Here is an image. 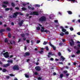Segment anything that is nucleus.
I'll return each mask as SVG.
<instances>
[{
	"label": "nucleus",
	"mask_w": 80,
	"mask_h": 80,
	"mask_svg": "<svg viewBox=\"0 0 80 80\" xmlns=\"http://www.w3.org/2000/svg\"><path fill=\"white\" fill-rule=\"evenodd\" d=\"M12 57H13V55H11L10 57V58H12Z\"/></svg>",
	"instance_id": "obj_62"
},
{
	"label": "nucleus",
	"mask_w": 80,
	"mask_h": 80,
	"mask_svg": "<svg viewBox=\"0 0 80 80\" xmlns=\"http://www.w3.org/2000/svg\"><path fill=\"white\" fill-rule=\"evenodd\" d=\"M69 42L71 46H73V45H74V42H73V39H71L69 41Z\"/></svg>",
	"instance_id": "obj_7"
},
{
	"label": "nucleus",
	"mask_w": 80,
	"mask_h": 80,
	"mask_svg": "<svg viewBox=\"0 0 80 80\" xmlns=\"http://www.w3.org/2000/svg\"><path fill=\"white\" fill-rule=\"evenodd\" d=\"M28 8L29 9H31V7H30V6H28Z\"/></svg>",
	"instance_id": "obj_54"
},
{
	"label": "nucleus",
	"mask_w": 80,
	"mask_h": 80,
	"mask_svg": "<svg viewBox=\"0 0 80 80\" xmlns=\"http://www.w3.org/2000/svg\"><path fill=\"white\" fill-rule=\"evenodd\" d=\"M26 42L28 43H30V41L28 40H26Z\"/></svg>",
	"instance_id": "obj_41"
},
{
	"label": "nucleus",
	"mask_w": 80,
	"mask_h": 80,
	"mask_svg": "<svg viewBox=\"0 0 80 80\" xmlns=\"http://www.w3.org/2000/svg\"><path fill=\"white\" fill-rule=\"evenodd\" d=\"M13 69L14 70H19L18 66V65H15L13 67Z\"/></svg>",
	"instance_id": "obj_4"
},
{
	"label": "nucleus",
	"mask_w": 80,
	"mask_h": 80,
	"mask_svg": "<svg viewBox=\"0 0 80 80\" xmlns=\"http://www.w3.org/2000/svg\"><path fill=\"white\" fill-rule=\"evenodd\" d=\"M30 55V53L28 52H27L25 53V55L26 56H28Z\"/></svg>",
	"instance_id": "obj_19"
},
{
	"label": "nucleus",
	"mask_w": 80,
	"mask_h": 80,
	"mask_svg": "<svg viewBox=\"0 0 80 80\" xmlns=\"http://www.w3.org/2000/svg\"><path fill=\"white\" fill-rule=\"evenodd\" d=\"M3 55H4V57L5 58H8L9 57V55H8V52H6L5 53H3Z\"/></svg>",
	"instance_id": "obj_5"
},
{
	"label": "nucleus",
	"mask_w": 80,
	"mask_h": 80,
	"mask_svg": "<svg viewBox=\"0 0 80 80\" xmlns=\"http://www.w3.org/2000/svg\"><path fill=\"white\" fill-rule=\"evenodd\" d=\"M34 75H37V74H38V73H37V72H35L34 73Z\"/></svg>",
	"instance_id": "obj_47"
},
{
	"label": "nucleus",
	"mask_w": 80,
	"mask_h": 80,
	"mask_svg": "<svg viewBox=\"0 0 80 80\" xmlns=\"http://www.w3.org/2000/svg\"><path fill=\"white\" fill-rule=\"evenodd\" d=\"M12 25H14V23L13 22H12L11 23Z\"/></svg>",
	"instance_id": "obj_59"
},
{
	"label": "nucleus",
	"mask_w": 80,
	"mask_h": 80,
	"mask_svg": "<svg viewBox=\"0 0 80 80\" xmlns=\"http://www.w3.org/2000/svg\"><path fill=\"white\" fill-rule=\"evenodd\" d=\"M62 45V43L61 42L59 43V45Z\"/></svg>",
	"instance_id": "obj_61"
},
{
	"label": "nucleus",
	"mask_w": 80,
	"mask_h": 80,
	"mask_svg": "<svg viewBox=\"0 0 80 80\" xmlns=\"http://www.w3.org/2000/svg\"><path fill=\"white\" fill-rule=\"evenodd\" d=\"M56 73H55V72H54L53 73V75H56Z\"/></svg>",
	"instance_id": "obj_58"
},
{
	"label": "nucleus",
	"mask_w": 80,
	"mask_h": 80,
	"mask_svg": "<svg viewBox=\"0 0 80 80\" xmlns=\"http://www.w3.org/2000/svg\"><path fill=\"white\" fill-rule=\"evenodd\" d=\"M30 10H34V8H31L30 9Z\"/></svg>",
	"instance_id": "obj_48"
},
{
	"label": "nucleus",
	"mask_w": 80,
	"mask_h": 80,
	"mask_svg": "<svg viewBox=\"0 0 80 80\" xmlns=\"http://www.w3.org/2000/svg\"><path fill=\"white\" fill-rule=\"evenodd\" d=\"M15 9H16L17 10H18L19 9V8H18V7H16Z\"/></svg>",
	"instance_id": "obj_51"
},
{
	"label": "nucleus",
	"mask_w": 80,
	"mask_h": 80,
	"mask_svg": "<svg viewBox=\"0 0 80 80\" xmlns=\"http://www.w3.org/2000/svg\"><path fill=\"white\" fill-rule=\"evenodd\" d=\"M78 47H80V44H78Z\"/></svg>",
	"instance_id": "obj_63"
},
{
	"label": "nucleus",
	"mask_w": 80,
	"mask_h": 80,
	"mask_svg": "<svg viewBox=\"0 0 80 80\" xmlns=\"http://www.w3.org/2000/svg\"><path fill=\"white\" fill-rule=\"evenodd\" d=\"M44 29L45 28H44V27H41V31L42 32H46L47 33H48V34H49V33H50V32L49 31L47 30H44Z\"/></svg>",
	"instance_id": "obj_1"
},
{
	"label": "nucleus",
	"mask_w": 80,
	"mask_h": 80,
	"mask_svg": "<svg viewBox=\"0 0 80 80\" xmlns=\"http://www.w3.org/2000/svg\"><path fill=\"white\" fill-rule=\"evenodd\" d=\"M7 62L8 63H13V60H8Z\"/></svg>",
	"instance_id": "obj_16"
},
{
	"label": "nucleus",
	"mask_w": 80,
	"mask_h": 80,
	"mask_svg": "<svg viewBox=\"0 0 80 80\" xmlns=\"http://www.w3.org/2000/svg\"><path fill=\"white\" fill-rule=\"evenodd\" d=\"M12 7H15V5L14 3H12Z\"/></svg>",
	"instance_id": "obj_33"
},
{
	"label": "nucleus",
	"mask_w": 80,
	"mask_h": 80,
	"mask_svg": "<svg viewBox=\"0 0 80 80\" xmlns=\"http://www.w3.org/2000/svg\"><path fill=\"white\" fill-rule=\"evenodd\" d=\"M63 74H61L60 75V78H62L63 77Z\"/></svg>",
	"instance_id": "obj_29"
},
{
	"label": "nucleus",
	"mask_w": 80,
	"mask_h": 80,
	"mask_svg": "<svg viewBox=\"0 0 80 80\" xmlns=\"http://www.w3.org/2000/svg\"><path fill=\"white\" fill-rule=\"evenodd\" d=\"M62 42H65V39H62Z\"/></svg>",
	"instance_id": "obj_56"
},
{
	"label": "nucleus",
	"mask_w": 80,
	"mask_h": 80,
	"mask_svg": "<svg viewBox=\"0 0 80 80\" xmlns=\"http://www.w3.org/2000/svg\"><path fill=\"white\" fill-rule=\"evenodd\" d=\"M65 35H68V32H66L65 33Z\"/></svg>",
	"instance_id": "obj_36"
},
{
	"label": "nucleus",
	"mask_w": 80,
	"mask_h": 80,
	"mask_svg": "<svg viewBox=\"0 0 80 80\" xmlns=\"http://www.w3.org/2000/svg\"><path fill=\"white\" fill-rule=\"evenodd\" d=\"M48 54L49 55H52V56L53 55H55V54H53V53H52V52H49Z\"/></svg>",
	"instance_id": "obj_17"
},
{
	"label": "nucleus",
	"mask_w": 80,
	"mask_h": 80,
	"mask_svg": "<svg viewBox=\"0 0 80 80\" xmlns=\"http://www.w3.org/2000/svg\"><path fill=\"white\" fill-rule=\"evenodd\" d=\"M61 59L62 61H64V60H65V58H64L63 56H62L61 57Z\"/></svg>",
	"instance_id": "obj_14"
},
{
	"label": "nucleus",
	"mask_w": 80,
	"mask_h": 80,
	"mask_svg": "<svg viewBox=\"0 0 80 80\" xmlns=\"http://www.w3.org/2000/svg\"><path fill=\"white\" fill-rule=\"evenodd\" d=\"M46 49L47 50H49V49L48 48V47L47 46L46 47Z\"/></svg>",
	"instance_id": "obj_43"
},
{
	"label": "nucleus",
	"mask_w": 80,
	"mask_h": 80,
	"mask_svg": "<svg viewBox=\"0 0 80 80\" xmlns=\"http://www.w3.org/2000/svg\"><path fill=\"white\" fill-rule=\"evenodd\" d=\"M47 43V42H44L43 43V45H46Z\"/></svg>",
	"instance_id": "obj_32"
},
{
	"label": "nucleus",
	"mask_w": 80,
	"mask_h": 80,
	"mask_svg": "<svg viewBox=\"0 0 80 80\" xmlns=\"http://www.w3.org/2000/svg\"><path fill=\"white\" fill-rule=\"evenodd\" d=\"M69 1H72V2H74L75 1V0H69Z\"/></svg>",
	"instance_id": "obj_44"
},
{
	"label": "nucleus",
	"mask_w": 80,
	"mask_h": 80,
	"mask_svg": "<svg viewBox=\"0 0 80 80\" xmlns=\"http://www.w3.org/2000/svg\"><path fill=\"white\" fill-rule=\"evenodd\" d=\"M50 60L52 61H53V59L52 58H51Z\"/></svg>",
	"instance_id": "obj_53"
},
{
	"label": "nucleus",
	"mask_w": 80,
	"mask_h": 80,
	"mask_svg": "<svg viewBox=\"0 0 80 80\" xmlns=\"http://www.w3.org/2000/svg\"><path fill=\"white\" fill-rule=\"evenodd\" d=\"M70 29L71 31H73V28H70Z\"/></svg>",
	"instance_id": "obj_28"
},
{
	"label": "nucleus",
	"mask_w": 80,
	"mask_h": 80,
	"mask_svg": "<svg viewBox=\"0 0 80 80\" xmlns=\"http://www.w3.org/2000/svg\"><path fill=\"white\" fill-rule=\"evenodd\" d=\"M2 7H4V8H6V7H7V6L3 5H2Z\"/></svg>",
	"instance_id": "obj_40"
},
{
	"label": "nucleus",
	"mask_w": 80,
	"mask_h": 80,
	"mask_svg": "<svg viewBox=\"0 0 80 80\" xmlns=\"http://www.w3.org/2000/svg\"><path fill=\"white\" fill-rule=\"evenodd\" d=\"M46 20V18L45 17H42L39 19V22H43V21H45Z\"/></svg>",
	"instance_id": "obj_3"
},
{
	"label": "nucleus",
	"mask_w": 80,
	"mask_h": 80,
	"mask_svg": "<svg viewBox=\"0 0 80 80\" xmlns=\"http://www.w3.org/2000/svg\"><path fill=\"white\" fill-rule=\"evenodd\" d=\"M8 37L9 38H11V34L10 33H8Z\"/></svg>",
	"instance_id": "obj_23"
},
{
	"label": "nucleus",
	"mask_w": 80,
	"mask_h": 80,
	"mask_svg": "<svg viewBox=\"0 0 80 80\" xmlns=\"http://www.w3.org/2000/svg\"><path fill=\"white\" fill-rule=\"evenodd\" d=\"M10 76H11V77H14L15 76V75L12 74H10Z\"/></svg>",
	"instance_id": "obj_27"
},
{
	"label": "nucleus",
	"mask_w": 80,
	"mask_h": 80,
	"mask_svg": "<svg viewBox=\"0 0 80 80\" xmlns=\"http://www.w3.org/2000/svg\"><path fill=\"white\" fill-rule=\"evenodd\" d=\"M3 3H4V4H8V2L6 1V2H3Z\"/></svg>",
	"instance_id": "obj_25"
},
{
	"label": "nucleus",
	"mask_w": 80,
	"mask_h": 80,
	"mask_svg": "<svg viewBox=\"0 0 80 80\" xmlns=\"http://www.w3.org/2000/svg\"><path fill=\"white\" fill-rule=\"evenodd\" d=\"M5 42H8V44H12V41H9L8 42V40L7 38L5 39Z\"/></svg>",
	"instance_id": "obj_8"
},
{
	"label": "nucleus",
	"mask_w": 80,
	"mask_h": 80,
	"mask_svg": "<svg viewBox=\"0 0 80 80\" xmlns=\"http://www.w3.org/2000/svg\"><path fill=\"white\" fill-rule=\"evenodd\" d=\"M63 72L64 73H67V71H64Z\"/></svg>",
	"instance_id": "obj_42"
},
{
	"label": "nucleus",
	"mask_w": 80,
	"mask_h": 80,
	"mask_svg": "<svg viewBox=\"0 0 80 80\" xmlns=\"http://www.w3.org/2000/svg\"><path fill=\"white\" fill-rule=\"evenodd\" d=\"M77 43H80V42L79 41H78L77 42Z\"/></svg>",
	"instance_id": "obj_60"
},
{
	"label": "nucleus",
	"mask_w": 80,
	"mask_h": 80,
	"mask_svg": "<svg viewBox=\"0 0 80 80\" xmlns=\"http://www.w3.org/2000/svg\"><path fill=\"white\" fill-rule=\"evenodd\" d=\"M49 45H50V46H51V47H52L53 50H55L56 48H55V47H54V46H53V45L52 43H51V42H50L49 43Z\"/></svg>",
	"instance_id": "obj_11"
},
{
	"label": "nucleus",
	"mask_w": 80,
	"mask_h": 80,
	"mask_svg": "<svg viewBox=\"0 0 80 80\" xmlns=\"http://www.w3.org/2000/svg\"><path fill=\"white\" fill-rule=\"evenodd\" d=\"M40 50L41 51H39V52L40 53V54H42V53H43V50H44V48H41Z\"/></svg>",
	"instance_id": "obj_10"
},
{
	"label": "nucleus",
	"mask_w": 80,
	"mask_h": 80,
	"mask_svg": "<svg viewBox=\"0 0 80 80\" xmlns=\"http://www.w3.org/2000/svg\"><path fill=\"white\" fill-rule=\"evenodd\" d=\"M75 55H73L72 56V57H75Z\"/></svg>",
	"instance_id": "obj_64"
},
{
	"label": "nucleus",
	"mask_w": 80,
	"mask_h": 80,
	"mask_svg": "<svg viewBox=\"0 0 80 80\" xmlns=\"http://www.w3.org/2000/svg\"><path fill=\"white\" fill-rule=\"evenodd\" d=\"M77 34L78 35H80V32H78L77 33Z\"/></svg>",
	"instance_id": "obj_52"
},
{
	"label": "nucleus",
	"mask_w": 80,
	"mask_h": 80,
	"mask_svg": "<svg viewBox=\"0 0 80 80\" xmlns=\"http://www.w3.org/2000/svg\"><path fill=\"white\" fill-rule=\"evenodd\" d=\"M54 22H55V23H58V20H55L54 21Z\"/></svg>",
	"instance_id": "obj_45"
},
{
	"label": "nucleus",
	"mask_w": 80,
	"mask_h": 80,
	"mask_svg": "<svg viewBox=\"0 0 80 80\" xmlns=\"http://www.w3.org/2000/svg\"><path fill=\"white\" fill-rule=\"evenodd\" d=\"M60 27H61V28H62V31L63 32H66V31H67V30L66 29L63 28V27L61 26Z\"/></svg>",
	"instance_id": "obj_12"
},
{
	"label": "nucleus",
	"mask_w": 80,
	"mask_h": 80,
	"mask_svg": "<svg viewBox=\"0 0 80 80\" xmlns=\"http://www.w3.org/2000/svg\"><path fill=\"white\" fill-rule=\"evenodd\" d=\"M37 29L38 30H39L40 29V27H38L37 28Z\"/></svg>",
	"instance_id": "obj_30"
},
{
	"label": "nucleus",
	"mask_w": 80,
	"mask_h": 80,
	"mask_svg": "<svg viewBox=\"0 0 80 80\" xmlns=\"http://www.w3.org/2000/svg\"><path fill=\"white\" fill-rule=\"evenodd\" d=\"M40 41H37V43H40Z\"/></svg>",
	"instance_id": "obj_46"
},
{
	"label": "nucleus",
	"mask_w": 80,
	"mask_h": 80,
	"mask_svg": "<svg viewBox=\"0 0 80 80\" xmlns=\"http://www.w3.org/2000/svg\"><path fill=\"white\" fill-rule=\"evenodd\" d=\"M58 54L59 56H61V53H60V52H58Z\"/></svg>",
	"instance_id": "obj_50"
},
{
	"label": "nucleus",
	"mask_w": 80,
	"mask_h": 80,
	"mask_svg": "<svg viewBox=\"0 0 80 80\" xmlns=\"http://www.w3.org/2000/svg\"><path fill=\"white\" fill-rule=\"evenodd\" d=\"M36 7H40V5L38 4H36Z\"/></svg>",
	"instance_id": "obj_35"
},
{
	"label": "nucleus",
	"mask_w": 80,
	"mask_h": 80,
	"mask_svg": "<svg viewBox=\"0 0 80 80\" xmlns=\"http://www.w3.org/2000/svg\"><path fill=\"white\" fill-rule=\"evenodd\" d=\"M67 12H68V14H72V12L70 11H67Z\"/></svg>",
	"instance_id": "obj_21"
},
{
	"label": "nucleus",
	"mask_w": 80,
	"mask_h": 80,
	"mask_svg": "<svg viewBox=\"0 0 80 80\" xmlns=\"http://www.w3.org/2000/svg\"><path fill=\"white\" fill-rule=\"evenodd\" d=\"M76 64H77V63H76V62H74L73 63V64L74 65H76Z\"/></svg>",
	"instance_id": "obj_55"
},
{
	"label": "nucleus",
	"mask_w": 80,
	"mask_h": 80,
	"mask_svg": "<svg viewBox=\"0 0 80 80\" xmlns=\"http://www.w3.org/2000/svg\"><path fill=\"white\" fill-rule=\"evenodd\" d=\"M54 17V15L53 14L51 15L49 17V18L50 19H51V18L52 17Z\"/></svg>",
	"instance_id": "obj_20"
},
{
	"label": "nucleus",
	"mask_w": 80,
	"mask_h": 80,
	"mask_svg": "<svg viewBox=\"0 0 80 80\" xmlns=\"http://www.w3.org/2000/svg\"><path fill=\"white\" fill-rule=\"evenodd\" d=\"M42 78V77H39L38 78V80H41Z\"/></svg>",
	"instance_id": "obj_37"
},
{
	"label": "nucleus",
	"mask_w": 80,
	"mask_h": 80,
	"mask_svg": "<svg viewBox=\"0 0 80 80\" xmlns=\"http://www.w3.org/2000/svg\"><path fill=\"white\" fill-rule=\"evenodd\" d=\"M5 10H6V11H8V10H10V9L9 8H7L5 9Z\"/></svg>",
	"instance_id": "obj_38"
},
{
	"label": "nucleus",
	"mask_w": 80,
	"mask_h": 80,
	"mask_svg": "<svg viewBox=\"0 0 80 80\" xmlns=\"http://www.w3.org/2000/svg\"><path fill=\"white\" fill-rule=\"evenodd\" d=\"M7 30L8 31H10L11 30V29L9 28H7Z\"/></svg>",
	"instance_id": "obj_22"
},
{
	"label": "nucleus",
	"mask_w": 80,
	"mask_h": 80,
	"mask_svg": "<svg viewBox=\"0 0 80 80\" xmlns=\"http://www.w3.org/2000/svg\"><path fill=\"white\" fill-rule=\"evenodd\" d=\"M2 72H6V69H3L2 70Z\"/></svg>",
	"instance_id": "obj_39"
},
{
	"label": "nucleus",
	"mask_w": 80,
	"mask_h": 80,
	"mask_svg": "<svg viewBox=\"0 0 80 80\" xmlns=\"http://www.w3.org/2000/svg\"><path fill=\"white\" fill-rule=\"evenodd\" d=\"M80 50H79L77 52H76V53H77V54H78L80 53Z\"/></svg>",
	"instance_id": "obj_34"
},
{
	"label": "nucleus",
	"mask_w": 80,
	"mask_h": 80,
	"mask_svg": "<svg viewBox=\"0 0 80 80\" xmlns=\"http://www.w3.org/2000/svg\"><path fill=\"white\" fill-rule=\"evenodd\" d=\"M25 77H26V78H28V75L27 74H25Z\"/></svg>",
	"instance_id": "obj_31"
},
{
	"label": "nucleus",
	"mask_w": 80,
	"mask_h": 80,
	"mask_svg": "<svg viewBox=\"0 0 80 80\" xmlns=\"http://www.w3.org/2000/svg\"><path fill=\"white\" fill-rule=\"evenodd\" d=\"M59 64H62V65H63V62H59Z\"/></svg>",
	"instance_id": "obj_57"
},
{
	"label": "nucleus",
	"mask_w": 80,
	"mask_h": 80,
	"mask_svg": "<svg viewBox=\"0 0 80 80\" xmlns=\"http://www.w3.org/2000/svg\"><path fill=\"white\" fill-rule=\"evenodd\" d=\"M22 10H26L27 9L25 8H22Z\"/></svg>",
	"instance_id": "obj_26"
},
{
	"label": "nucleus",
	"mask_w": 80,
	"mask_h": 80,
	"mask_svg": "<svg viewBox=\"0 0 80 80\" xmlns=\"http://www.w3.org/2000/svg\"><path fill=\"white\" fill-rule=\"evenodd\" d=\"M18 14H19V15H23V14H22V13L16 12L15 13H14V14L13 15V18H15V17H17V15Z\"/></svg>",
	"instance_id": "obj_2"
},
{
	"label": "nucleus",
	"mask_w": 80,
	"mask_h": 80,
	"mask_svg": "<svg viewBox=\"0 0 80 80\" xmlns=\"http://www.w3.org/2000/svg\"><path fill=\"white\" fill-rule=\"evenodd\" d=\"M23 22V21L22 20L20 22H19V24L20 27H21V26H22V25Z\"/></svg>",
	"instance_id": "obj_13"
},
{
	"label": "nucleus",
	"mask_w": 80,
	"mask_h": 80,
	"mask_svg": "<svg viewBox=\"0 0 80 80\" xmlns=\"http://www.w3.org/2000/svg\"><path fill=\"white\" fill-rule=\"evenodd\" d=\"M22 37H23L24 36H25V35L23 34H22L21 35Z\"/></svg>",
	"instance_id": "obj_49"
},
{
	"label": "nucleus",
	"mask_w": 80,
	"mask_h": 80,
	"mask_svg": "<svg viewBox=\"0 0 80 80\" xmlns=\"http://www.w3.org/2000/svg\"><path fill=\"white\" fill-rule=\"evenodd\" d=\"M30 15H38V13L37 12H31V13L30 14Z\"/></svg>",
	"instance_id": "obj_6"
},
{
	"label": "nucleus",
	"mask_w": 80,
	"mask_h": 80,
	"mask_svg": "<svg viewBox=\"0 0 80 80\" xmlns=\"http://www.w3.org/2000/svg\"><path fill=\"white\" fill-rule=\"evenodd\" d=\"M9 65H10L9 63H8L7 64H5L4 65V67H8V66H9Z\"/></svg>",
	"instance_id": "obj_15"
},
{
	"label": "nucleus",
	"mask_w": 80,
	"mask_h": 80,
	"mask_svg": "<svg viewBox=\"0 0 80 80\" xmlns=\"http://www.w3.org/2000/svg\"><path fill=\"white\" fill-rule=\"evenodd\" d=\"M4 31H5L4 29L1 30H0V33H2V32H4Z\"/></svg>",
	"instance_id": "obj_24"
},
{
	"label": "nucleus",
	"mask_w": 80,
	"mask_h": 80,
	"mask_svg": "<svg viewBox=\"0 0 80 80\" xmlns=\"http://www.w3.org/2000/svg\"><path fill=\"white\" fill-rule=\"evenodd\" d=\"M64 33H63V32H62L60 33V35H61V36H63V35H64Z\"/></svg>",
	"instance_id": "obj_18"
},
{
	"label": "nucleus",
	"mask_w": 80,
	"mask_h": 80,
	"mask_svg": "<svg viewBox=\"0 0 80 80\" xmlns=\"http://www.w3.org/2000/svg\"><path fill=\"white\" fill-rule=\"evenodd\" d=\"M35 68L36 70H38V71H40L41 70V68L40 66H37Z\"/></svg>",
	"instance_id": "obj_9"
}]
</instances>
